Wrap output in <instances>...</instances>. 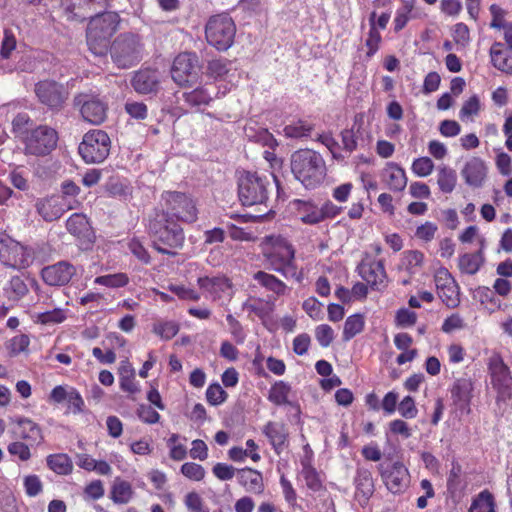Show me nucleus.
Wrapping results in <instances>:
<instances>
[{"label":"nucleus","instance_id":"20","mask_svg":"<svg viewBox=\"0 0 512 512\" xmlns=\"http://www.w3.org/2000/svg\"><path fill=\"white\" fill-rule=\"evenodd\" d=\"M488 167L480 157H471L461 169V176L465 183L473 188L482 187L486 181Z\"/></svg>","mask_w":512,"mask_h":512},{"label":"nucleus","instance_id":"8","mask_svg":"<svg viewBox=\"0 0 512 512\" xmlns=\"http://www.w3.org/2000/svg\"><path fill=\"white\" fill-rule=\"evenodd\" d=\"M235 33V24L226 14L211 17L205 28L207 42L218 50H227L233 44Z\"/></svg>","mask_w":512,"mask_h":512},{"label":"nucleus","instance_id":"4","mask_svg":"<svg viewBox=\"0 0 512 512\" xmlns=\"http://www.w3.org/2000/svg\"><path fill=\"white\" fill-rule=\"evenodd\" d=\"M165 211L163 217L167 222L176 220L183 223H194L198 218V209L194 199L181 192L167 191L162 194Z\"/></svg>","mask_w":512,"mask_h":512},{"label":"nucleus","instance_id":"10","mask_svg":"<svg viewBox=\"0 0 512 512\" xmlns=\"http://www.w3.org/2000/svg\"><path fill=\"white\" fill-rule=\"evenodd\" d=\"M110 138L102 130L87 132L79 145V153L86 163H100L104 161L110 152Z\"/></svg>","mask_w":512,"mask_h":512},{"label":"nucleus","instance_id":"53","mask_svg":"<svg viewBox=\"0 0 512 512\" xmlns=\"http://www.w3.org/2000/svg\"><path fill=\"white\" fill-rule=\"evenodd\" d=\"M381 41L382 37L380 31L378 29H375L374 22L373 20H371V28L369 27V31L365 39L367 57H372L379 50Z\"/></svg>","mask_w":512,"mask_h":512},{"label":"nucleus","instance_id":"38","mask_svg":"<svg viewBox=\"0 0 512 512\" xmlns=\"http://www.w3.org/2000/svg\"><path fill=\"white\" fill-rule=\"evenodd\" d=\"M242 309L255 314L264 322L273 311V303L262 298L249 297L242 304Z\"/></svg>","mask_w":512,"mask_h":512},{"label":"nucleus","instance_id":"39","mask_svg":"<svg viewBox=\"0 0 512 512\" xmlns=\"http://www.w3.org/2000/svg\"><path fill=\"white\" fill-rule=\"evenodd\" d=\"M424 254L418 250H408L403 252L400 268L410 275L417 274L424 264Z\"/></svg>","mask_w":512,"mask_h":512},{"label":"nucleus","instance_id":"9","mask_svg":"<svg viewBox=\"0 0 512 512\" xmlns=\"http://www.w3.org/2000/svg\"><path fill=\"white\" fill-rule=\"evenodd\" d=\"M269 182L257 173L245 172L239 178V199L245 206L261 204L267 199Z\"/></svg>","mask_w":512,"mask_h":512},{"label":"nucleus","instance_id":"28","mask_svg":"<svg viewBox=\"0 0 512 512\" xmlns=\"http://www.w3.org/2000/svg\"><path fill=\"white\" fill-rule=\"evenodd\" d=\"M358 272L361 278L372 287L383 284L386 273L384 265L378 260H365L358 266Z\"/></svg>","mask_w":512,"mask_h":512},{"label":"nucleus","instance_id":"25","mask_svg":"<svg viewBox=\"0 0 512 512\" xmlns=\"http://www.w3.org/2000/svg\"><path fill=\"white\" fill-rule=\"evenodd\" d=\"M381 180L386 188L393 192H401L407 186L405 170L395 162H387L381 172Z\"/></svg>","mask_w":512,"mask_h":512},{"label":"nucleus","instance_id":"47","mask_svg":"<svg viewBox=\"0 0 512 512\" xmlns=\"http://www.w3.org/2000/svg\"><path fill=\"white\" fill-rule=\"evenodd\" d=\"M94 283L100 286H105L108 288H121L126 286L129 283V277L126 273H114L98 276L94 279Z\"/></svg>","mask_w":512,"mask_h":512},{"label":"nucleus","instance_id":"44","mask_svg":"<svg viewBox=\"0 0 512 512\" xmlns=\"http://www.w3.org/2000/svg\"><path fill=\"white\" fill-rule=\"evenodd\" d=\"M457 183L456 172L448 166H440L437 175V184L443 193H451Z\"/></svg>","mask_w":512,"mask_h":512},{"label":"nucleus","instance_id":"63","mask_svg":"<svg viewBox=\"0 0 512 512\" xmlns=\"http://www.w3.org/2000/svg\"><path fill=\"white\" fill-rule=\"evenodd\" d=\"M315 337L321 347H328L334 340V331L327 324L315 328Z\"/></svg>","mask_w":512,"mask_h":512},{"label":"nucleus","instance_id":"46","mask_svg":"<svg viewBox=\"0 0 512 512\" xmlns=\"http://www.w3.org/2000/svg\"><path fill=\"white\" fill-rule=\"evenodd\" d=\"M365 320L361 314H353L347 317L343 327V340L349 341L364 329Z\"/></svg>","mask_w":512,"mask_h":512},{"label":"nucleus","instance_id":"37","mask_svg":"<svg viewBox=\"0 0 512 512\" xmlns=\"http://www.w3.org/2000/svg\"><path fill=\"white\" fill-rule=\"evenodd\" d=\"M132 485L119 477L115 478L111 486L110 498L115 504H127L133 498Z\"/></svg>","mask_w":512,"mask_h":512},{"label":"nucleus","instance_id":"22","mask_svg":"<svg viewBox=\"0 0 512 512\" xmlns=\"http://www.w3.org/2000/svg\"><path fill=\"white\" fill-rule=\"evenodd\" d=\"M66 227L71 234L80 240L85 249H88L94 242L95 235L85 215L72 214L66 222Z\"/></svg>","mask_w":512,"mask_h":512},{"label":"nucleus","instance_id":"35","mask_svg":"<svg viewBox=\"0 0 512 512\" xmlns=\"http://www.w3.org/2000/svg\"><path fill=\"white\" fill-rule=\"evenodd\" d=\"M253 279L266 290L273 292L274 294L281 296L284 295L288 287L280 279L273 274H269L265 271H258L253 275Z\"/></svg>","mask_w":512,"mask_h":512},{"label":"nucleus","instance_id":"3","mask_svg":"<svg viewBox=\"0 0 512 512\" xmlns=\"http://www.w3.org/2000/svg\"><path fill=\"white\" fill-rule=\"evenodd\" d=\"M119 24V16L115 12H104L91 18L87 28V44L95 55L107 52L109 40Z\"/></svg>","mask_w":512,"mask_h":512},{"label":"nucleus","instance_id":"32","mask_svg":"<svg viewBox=\"0 0 512 512\" xmlns=\"http://www.w3.org/2000/svg\"><path fill=\"white\" fill-rule=\"evenodd\" d=\"M237 480L248 492L262 493L263 478L260 472L246 468L238 471Z\"/></svg>","mask_w":512,"mask_h":512},{"label":"nucleus","instance_id":"42","mask_svg":"<svg viewBox=\"0 0 512 512\" xmlns=\"http://www.w3.org/2000/svg\"><path fill=\"white\" fill-rule=\"evenodd\" d=\"M482 104L477 95H472L464 101L460 111L459 119L464 123L474 122L475 118L480 114Z\"/></svg>","mask_w":512,"mask_h":512},{"label":"nucleus","instance_id":"7","mask_svg":"<svg viewBox=\"0 0 512 512\" xmlns=\"http://www.w3.org/2000/svg\"><path fill=\"white\" fill-rule=\"evenodd\" d=\"M143 43L138 35L123 34L116 38L111 47V56L120 68H129L143 56Z\"/></svg>","mask_w":512,"mask_h":512},{"label":"nucleus","instance_id":"15","mask_svg":"<svg viewBox=\"0 0 512 512\" xmlns=\"http://www.w3.org/2000/svg\"><path fill=\"white\" fill-rule=\"evenodd\" d=\"M80 202L77 199L65 200L56 195L38 199L36 210L38 214L47 222L59 219L66 211L76 209Z\"/></svg>","mask_w":512,"mask_h":512},{"label":"nucleus","instance_id":"27","mask_svg":"<svg viewBox=\"0 0 512 512\" xmlns=\"http://www.w3.org/2000/svg\"><path fill=\"white\" fill-rule=\"evenodd\" d=\"M355 499L361 506L367 504L374 493V482L372 473L368 469L359 468L354 479Z\"/></svg>","mask_w":512,"mask_h":512},{"label":"nucleus","instance_id":"31","mask_svg":"<svg viewBox=\"0 0 512 512\" xmlns=\"http://www.w3.org/2000/svg\"><path fill=\"white\" fill-rule=\"evenodd\" d=\"M296 214L304 224L314 225L323 221V213L317 205L302 200L295 201Z\"/></svg>","mask_w":512,"mask_h":512},{"label":"nucleus","instance_id":"11","mask_svg":"<svg viewBox=\"0 0 512 512\" xmlns=\"http://www.w3.org/2000/svg\"><path fill=\"white\" fill-rule=\"evenodd\" d=\"M150 229L155 235V248L163 254L174 255V252L161 246L160 243L169 248H180L184 243L183 229L174 220L167 222L162 216L160 221L150 224Z\"/></svg>","mask_w":512,"mask_h":512},{"label":"nucleus","instance_id":"43","mask_svg":"<svg viewBox=\"0 0 512 512\" xmlns=\"http://www.w3.org/2000/svg\"><path fill=\"white\" fill-rule=\"evenodd\" d=\"M186 438L181 437L179 434L173 433L166 440L167 447L169 448V456L175 461H182L187 456V446L185 444Z\"/></svg>","mask_w":512,"mask_h":512},{"label":"nucleus","instance_id":"29","mask_svg":"<svg viewBox=\"0 0 512 512\" xmlns=\"http://www.w3.org/2000/svg\"><path fill=\"white\" fill-rule=\"evenodd\" d=\"M159 81V73L156 70L145 69L138 71L131 83L137 93L148 94L157 90Z\"/></svg>","mask_w":512,"mask_h":512},{"label":"nucleus","instance_id":"59","mask_svg":"<svg viewBox=\"0 0 512 512\" xmlns=\"http://www.w3.org/2000/svg\"><path fill=\"white\" fill-rule=\"evenodd\" d=\"M181 473L192 481H201L204 479L206 471L200 464L186 462L181 466Z\"/></svg>","mask_w":512,"mask_h":512},{"label":"nucleus","instance_id":"50","mask_svg":"<svg viewBox=\"0 0 512 512\" xmlns=\"http://www.w3.org/2000/svg\"><path fill=\"white\" fill-rule=\"evenodd\" d=\"M7 297L10 300H20L28 293V287L24 280L19 276H14L8 283V287L5 289Z\"/></svg>","mask_w":512,"mask_h":512},{"label":"nucleus","instance_id":"1","mask_svg":"<svg viewBox=\"0 0 512 512\" xmlns=\"http://www.w3.org/2000/svg\"><path fill=\"white\" fill-rule=\"evenodd\" d=\"M261 252L269 267L283 275L302 280V274L297 271L295 249L290 241L282 235L265 236L260 243Z\"/></svg>","mask_w":512,"mask_h":512},{"label":"nucleus","instance_id":"12","mask_svg":"<svg viewBox=\"0 0 512 512\" xmlns=\"http://www.w3.org/2000/svg\"><path fill=\"white\" fill-rule=\"evenodd\" d=\"M172 79L180 86L195 84L201 75V66L195 53H181L173 62Z\"/></svg>","mask_w":512,"mask_h":512},{"label":"nucleus","instance_id":"41","mask_svg":"<svg viewBox=\"0 0 512 512\" xmlns=\"http://www.w3.org/2000/svg\"><path fill=\"white\" fill-rule=\"evenodd\" d=\"M484 263V256L481 251L476 253H465L459 257L458 267L462 273L476 274Z\"/></svg>","mask_w":512,"mask_h":512},{"label":"nucleus","instance_id":"16","mask_svg":"<svg viewBox=\"0 0 512 512\" xmlns=\"http://www.w3.org/2000/svg\"><path fill=\"white\" fill-rule=\"evenodd\" d=\"M434 281L442 302L450 308L458 306L460 303L459 288L450 272L444 267L437 269Z\"/></svg>","mask_w":512,"mask_h":512},{"label":"nucleus","instance_id":"56","mask_svg":"<svg viewBox=\"0 0 512 512\" xmlns=\"http://www.w3.org/2000/svg\"><path fill=\"white\" fill-rule=\"evenodd\" d=\"M184 505L188 512H210L197 492L187 493L184 497Z\"/></svg>","mask_w":512,"mask_h":512},{"label":"nucleus","instance_id":"19","mask_svg":"<svg viewBox=\"0 0 512 512\" xmlns=\"http://www.w3.org/2000/svg\"><path fill=\"white\" fill-rule=\"evenodd\" d=\"M76 101L81 105V114L87 122L98 125L105 120L107 106L99 98L80 94L76 97Z\"/></svg>","mask_w":512,"mask_h":512},{"label":"nucleus","instance_id":"26","mask_svg":"<svg viewBox=\"0 0 512 512\" xmlns=\"http://www.w3.org/2000/svg\"><path fill=\"white\" fill-rule=\"evenodd\" d=\"M473 389V382L470 378H459L454 381L451 387V397L453 403L461 411L470 412Z\"/></svg>","mask_w":512,"mask_h":512},{"label":"nucleus","instance_id":"45","mask_svg":"<svg viewBox=\"0 0 512 512\" xmlns=\"http://www.w3.org/2000/svg\"><path fill=\"white\" fill-rule=\"evenodd\" d=\"M48 467L59 475H67L73 469L72 462L68 455L59 453L47 457Z\"/></svg>","mask_w":512,"mask_h":512},{"label":"nucleus","instance_id":"55","mask_svg":"<svg viewBox=\"0 0 512 512\" xmlns=\"http://www.w3.org/2000/svg\"><path fill=\"white\" fill-rule=\"evenodd\" d=\"M434 167L429 157H419L412 162L411 170L418 177H427L433 172Z\"/></svg>","mask_w":512,"mask_h":512},{"label":"nucleus","instance_id":"51","mask_svg":"<svg viewBox=\"0 0 512 512\" xmlns=\"http://www.w3.org/2000/svg\"><path fill=\"white\" fill-rule=\"evenodd\" d=\"M290 390L291 388L287 383L278 381L272 385L268 398L276 405H283L288 401Z\"/></svg>","mask_w":512,"mask_h":512},{"label":"nucleus","instance_id":"58","mask_svg":"<svg viewBox=\"0 0 512 512\" xmlns=\"http://www.w3.org/2000/svg\"><path fill=\"white\" fill-rule=\"evenodd\" d=\"M226 321L228 330L236 344H243L246 339V332L242 324L232 314L226 315Z\"/></svg>","mask_w":512,"mask_h":512},{"label":"nucleus","instance_id":"18","mask_svg":"<svg viewBox=\"0 0 512 512\" xmlns=\"http://www.w3.org/2000/svg\"><path fill=\"white\" fill-rule=\"evenodd\" d=\"M50 400L54 403H66V413L80 414L84 411L85 403L79 391L68 385H58L50 393Z\"/></svg>","mask_w":512,"mask_h":512},{"label":"nucleus","instance_id":"33","mask_svg":"<svg viewBox=\"0 0 512 512\" xmlns=\"http://www.w3.org/2000/svg\"><path fill=\"white\" fill-rule=\"evenodd\" d=\"M402 6L396 10L394 17L395 32L401 31L407 23L419 16L416 9V0H401Z\"/></svg>","mask_w":512,"mask_h":512},{"label":"nucleus","instance_id":"13","mask_svg":"<svg viewBox=\"0 0 512 512\" xmlns=\"http://www.w3.org/2000/svg\"><path fill=\"white\" fill-rule=\"evenodd\" d=\"M491 384L497 391V401H505L512 397V376L509 367L500 355H493L488 363Z\"/></svg>","mask_w":512,"mask_h":512},{"label":"nucleus","instance_id":"54","mask_svg":"<svg viewBox=\"0 0 512 512\" xmlns=\"http://www.w3.org/2000/svg\"><path fill=\"white\" fill-rule=\"evenodd\" d=\"M179 331V325L174 321L155 323L153 332L164 340L172 339Z\"/></svg>","mask_w":512,"mask_h":512},{"label":"nucleus","instance_id":"2","mask_svg":"<svg viewBox=\"0 0 512 512\" xmlns=\"http://www.w3.org/2000/svg\"><path fill=\"white\" fill-rule=\"evenodd\" d=\"M291 171L306 188H315L324 181L327 169L319 153L301 149L291 156Z\"/></svg>","mask_w":512,"mask_h":512},{"label":"nucleus","instance_id":"64","mask_svg":"<svg viewBox=\"0 0 512 512\" xmlns=\"http://www.w3.org/2000/svg\"><path fill=\"white\" fill-rule=\"evenodd\" d=\"M417 314L407 308H401L397 311L395 322L402 328L411 327L416 323Z\"/></svg>","mask_w":512,"mask_h":512},{"label":"nucleus","instance_id":"49","mask_svg":"<svg viewBox=\"0 0 512 512\" xmlns=\"http://www.w3.org/2000/svg\"><path fill=\"white\" fill-rule=\"evenodd\" d=\"M185 102L191 106L207 105L212 100L211 93L207 88L200 87L183 94Z\"/></svg>","mask_w":512,"mask_h":512},{"label":"nucleus","instance_id":"60","mask_svg":"<svg viewBox=\"0 0 512 512\" xmlns=\"http://www.w3.org/2000/svg\"><path fill=\"white\" fill-rule=\"evenodd\" d=\"M227 397V392L218 383L209 385L206 390V398L211 405H220L227 399Z\"/></svg>","mask_w":512,"mask_h":512},{"label":"nucleus","instance_id":"17","mask_svg":"<svg viewBox=\"0 0 512 512\" xmlns=\"http://www.w3.org/2000/svg\"><path fill=\"white\" fill-rule=\"evenodd\" d=\"M198 285L206 293V297L213 301H229L233 296L231 281L222 275L200 277Z\"/></svg>","mask_w":512,"mask_h":512},{"label":"nucleus","instance_id":"52","mask_svg":"<svg viewBox=\"0 0 512 512\" xmlns=\"http://www.w3.org/2000/svg\"><path fill=\"white\" fill-rule=\"evenodd\" d=\"M312 127L303 121H294L283 128V133L288 138H303L309 135Z\"/></svg>","mask_w":512,"mask_h":512},{"label":"nucleus","instance_id":"5","mask_svg":"<svg viewBox=\"0 0 512 512\" xmlns=\"http://www.w3.org/2000/svg\"><path fill=\"white\" fill-rule=\"evenodd\" d=\"M24 153L36 157L49 155L57 146L58 134L47 125L29 129L23 136Z\"/></svg>","mask_w":512,"mask_h":512},{"label":"nucleus","instance_id":"40","mask_svg":"<svg viewBox=\"0 0 512 512\" xmlns=\"http://www.w3.org/2000/svg\"><path fill=\"white\" fill-rule=\"evenodd\" d=\"M302 470L300 473L301 478L304 480L306 486L313 490L319 491L322 487V481L319 473L311 465V457L306 456L301 460Z\"/></svg>","mask_w":512,"mask_h":512},{"label":"nucleus","instance_id":"24","mask_svg":"<svg viewBox=\"0 0 512 512\" xmlns=\"http://www.w3.org/2000/svg\"><path fill=\"white\" fill-rule=\"evenodd\" d=\"M75 272V267L70 263L59 262L54 265L45 267L42 270V278L48 285L62 286L71 280Z\"/></svg>","mask_w":512,"mask_h":512},{"label":"nucleus","instance_id":"34","mask_svg":"<svg viewBox=\"0 0 512 512\" xmlns=\"http://www.w3.org/2000/svg\"><path fill=\"white\" fill-rule=\"evenodd\" d=\"M263 433L268 437L271 445L279 454L288 436L285 425L278 422H269L265 425Z\"/></svg>","mask_w":512,"mask_h":512},{"label":"nucleus","instance_id":"6","mask_svg":"<svg viewBox=\"0 0 512 512\" xmlns=\"http://www.w3.org/2000/svg\"><path fill=\"white\" fill-rule=\"evenodd\" d=\"M35 259V250L12 239L0 238V263L5 267L21 270L29 267Z\"/></svg>","mask_w":512,"mask_h":512},{"label":"nucleus","instance_id":"62","mask_svg":"<svg viewBox=\"0 0 512 512\" xmlns=\"http://www.w3.org/2000/svg\"><path fill=\"white\" fill-rule=\"evenodd\" d=\"M438 231V226L430 221H426L416 228L415 237L423 242H430L434 239Z\"/></svg>","mask_w":512,"mask_h":512},{"label":"nucleus","instance_id":"23","mask_svg":"<svg viewBox=\"0 0 512 512\" xmlns=\"http://www.w3.org/2000/svg\"><path fill=\"white\" fill-rule=\"evenodd\" d=\"M208 72L211 76L220 81H225L227 84L224 86L223 95L235 85L239 77L237 69L233 64L225 59H215L209 62Z\"/></svg>","mask_w":512,"mask_h":512},{"label":"nucleus","instance_id":"14","mask_svg":"<svg viewBox=\"0 0 512 512\" xmlns=\"http://www.w3.org/2000/svg\"><path fill=\"white\" fill-rule=\"evenodd\" d=\"M379 472L384 485L391 493L399 494L409 487L410 473L403 463H383L379 466Z\"/></svg>","mask_w":512,"mask_h":512},{"label":"nucleus","instance_id":"21","mask_svg":"<svg viewBox=\"0 0 512 512\" xmlns=\"http://www.w3.org/2000/svg\"><path fill=\"white\" fill-rule=\"evenodd\" d=\"M35 93L38 99L51 108L60 107L67 98L63 87L53 81H42L36 84Z\"/></svg>","mask_w":512,"mask_h":512},{"label":"nucleus","instance_id":"61","mask_svg":"<svg viewBox=\"0 0 512 512\" xmlns=\"http://www.w3.org/2000/svg\"><path fill=\"white\" fill-rule=\"evenodd\" d=\"M452 37L458 46L465 48L471 40L468 26L462 22L455 24L452 30Z\"/></svg>","mask_w":512,"mask_h":512},{"label":"nucleus","instance_id":"48","mask_svg":"<svg viewBox=\"0 0 512 512\" xmlns=\"http://www.w3.org/2000/svg\"><path fill=\"white\" fill-rule=\"evenodd\" d=\"M469 512H495L493 496L488 491H482L472 502Z\"/></svg>","mask_w":512,"mask_h":512},{"label":"nucleus","instance_id":"57","mask_svg":"<svg viewBox=\"0 0 512 512\" xmlns=\"http://www.w3.org/2000/svg\"><path fill=\"white\" fill-rule=\"evenodd\" d=\"M23 487L29 497H36L43 491V483L38 475L29 474L23 477Z\"/></svg>","mask_w":512,"mask_h":512},{"label":"nucleus","instance_id":"36","mask_svg":"<svg viewBox=\"0 0 512 512\" xmlns=\"http://www.w3.org/2000/svg\"><path fill=\"white\" fill-rule=\"evenodd\" d=\"M492 65L506 74L512 75V58L507 55L503 44L495 42L490 48Z\"/></svg>","mask_w":512,"mask_h":512},{"label":"nucleus","instance_id":"30","mask_svg":"<svg viewBox=\"0 0 512 512\" xmlns=\"http://www.w3.org/2000/svg\"><path fill=\"white\" fill-rule=\"evenodd\" d=\"M16 434L19 438L27 441L31 446L39 445L43 440L40 427L27 418L18 420Z\"/></svg>","mask_w":512,"mask_h":512}]
</instances>
